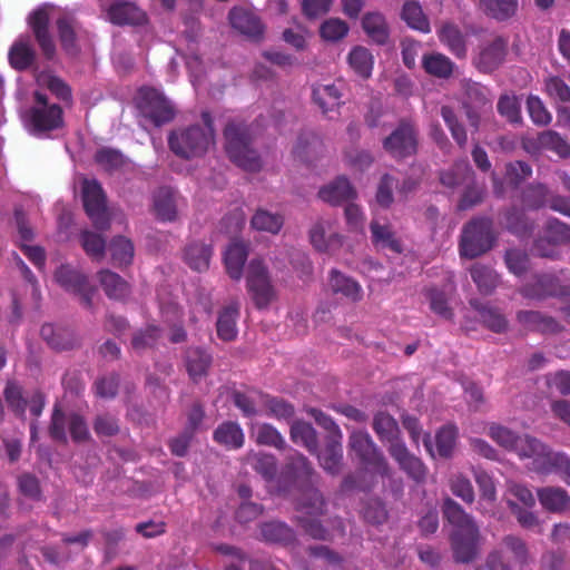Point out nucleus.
<instances>
[{
	"instance_id": "obj_27",
	"label": "nucleus",
	"mask_w": 570,
	"mask_h": 570,
	"mask_svg": "<svg viewBox=\"0 0 570 570\" xmlns=\"http://www.w3.org/2000/svg\"><path fill=\"white\" fill-rule=\"evenodd\" d=\"M570 456L564 452H556L547 445L541 455L533 463V470L540 474L557 473L562 475L564 469L569 466Z\"/></svg>"
},
{
	"instance_id": "obj_4",
	"label": "nucleus",
	"mask_w": 570,
	"mask_h": 570,
	"mask_svg": "<svg viewBox=\"0 0 570 570\" xmlns=\"http://www.w3.org/2000/svg\"><path fill=\"white\" fill-rule=\"evenodd\" d=\"M225 151L237 167L256 173L262 169V158L254 147L249 127L242 121L232 120L224 128Z\"/></svg>"
},
{
	"instance_id": "obj_2",
	"label": "nucleus",
	"mask_w": 570,
	"mask_h": 570,
	"mask_svg": "<svg viewBox=\"0 0 570 570\" xmlns=\"http://www.w3.org/2000/svg\"><path fill=\"white\" fill-rule=\"evenodd\" d=\"M444 518L453 525L450 544L456 563H470L479 553L480 530L473 518L454 500L448 498L443 504Z\"/></svg>"
},
{
	"instance_id": "obj_45",
	"label": "nucleus",
	"mask_w": 570,
	"mask_h": 570,
	"mask_svg": "<svg viewBox=\"0 0 570 570\" xmlns=\"http://www.w3.org/2000/svg\"><path fill=\"white\" fill-rule=\"evenodd\" d=\"M422 67L426 73L433 77L448 79L453 73L454 63L445 55L433 52L422 56Z\"/></svg>"
},
{
	"instance_id": "obj_26",
	"label": "nucleus",
	"mask_w": 570,
	"mask_h": 570,
	"mask_svg": "<svg viewBox=\"0 0 570 570\" xmlns=\"http://www.w3.org/2000/svg\"><path fill=\"white\" fill-rule=\"evenodd\" d=\"M212 362V355L202 347H188L186 351V370L194 383H198L207 375Z\"/></svg>"
},
{
	"instance_id": "obj_20",
	"label": "nucleus",
	"mask_w": 570,
	"mask_h": 570,
	"mask_svg": "<svg viewBox=\"0 0 570 570\" xmlns=\"http://www.w3.org/2000/svg\"><path fill=\"white\" fill-rule=\"evenodd\" d=\"M372 244L382 249H389L395 254L403 252L401 239L396 236L392 225L387 222L381 223L379 219H372L370 223Z\"/></svg>"
},
{
	"instance_id": "obj_38",
	"label": "nucleus",
	"mask_w": 570,
	"mask_h": 570,
	"mask_svg": "<svg viewBox=\"0 0 570 570\" xmlns=\"http://www.w3.org/2000/svg\"><path fill=\"white\" fill-rule=\"evenodd\" d=\"M291 440L295 444L304 446L309 453H316L318 450V439L315 429L311 423L303 420H295L291 424Z\"/></svg>"
},
{
	"instance_id": "obj_51",
	"label": "nucleus",
	"mask_w": 570,
	"mask_h": 570,
	"mask_svg": "<svg viewBox=\"0 0 570 570\" xmlns=\"http://www.w3.org/2000/svg\"><path fill=\"white\" fill-rule=\"evenodd\" d=\"M549 189L544 184L528 185L522 191V204L527 209L538 210L548 203Z\"/></svg>"
},
{
	"instance_id": "obj_44",
	"label": "nucleus",
	"mask_w": 570,
	"mask_h": 570,
	"mask_svg": "<svg viewBox=\"0 0 570 570\" xmlns=\"http://www.w3.org/2000/svg\"><path fill=\"white\" fill-rule=\"evenodd\" d=\"M470 305L479 313L482 324L494 333H503L508 328V321L499 308L470 301Z\"/></svg>"
},
{
	"instance_id": "obj_29",
	"label": "nucleus",
	"mask_w": 570,
	"mask_h": 570,
	"mask_svg": "<svg viewBox=\"0 0 570 570\" xmlns=\"http://www.w3.org/2000/svg\"><path fill=\"white\" fill-rule=\"evenodd\" d=\"M213 440L227 450H238L245 443V435L237 422L225 421L215 429Z\"/></svg>"
},
{
	"instance_id": "obj_23",
	"label": "nucleus",
	"mask_w": 570,
	"mask_h": 570,
	"mask_svg": "<svg viewBox=\"0 0 570 570\" xmlns=\"http://www.w3.org/2000/svg\"><path fill=\"white\" fill-rule=\"evenodd\" d=\"M540 504L551 513H562L570 508V495L561 487H543L537 490Z\"/></svg>"
},
{
	"instance_id": "obj_13",
	"label": "nucleus",
	"mask_w": 570,
	"mask_h": 570,
	"mask_svg": "<svg viewBox=\"0 0 570 570\" xmlns=\"http://www.w3.org/2000/svg\"><path fill=\"white\" fill-rule=\"evenodd\" d=\"M520 294L527 298L543 299L547 297H567L570 296V286L562 285L560 279L553 274L535 275L533 282L524 284L520 288Z\"/></svg>"
},
{
	"instance_id": "obj_40",
	"label": "nucleus",
	"mask_w": 570,
	"mask_h": 570,
	"mask_svg": "<svg viewBox=\"0 0 570 570\" xmlns=\"http://www.w3.org/2000/svg\"><path fill=\"white\" fill-rule=\"evenodd\" d=\"M212 247L204 243L194 242L186 246L184 250L185 263L196 272H205L209 267L212 258Z\"/></svg>"
},
{
	"instance_id": "obj_55",
	"label": "nucleus",
	"mask_w": 570,
	"mask_h": 570,
	"mask_svg": "<svg viewBox=\"0 0 570 570\" xmlns=\"http://www.w3.org/2000/svg\"><path fill=\"white\" fill-rule=\"evenodd\" d=\"M441 116L448 126L452 138L461 148H464L468 144V134L465 127L459 121L452 107L442 106Z\"/></svg>"
},
{
	"instance_id": "obj_36",
	"label": "nucleus",
	"mask_w": 570,
	"mask_h": 570,
	"mask_svg": "<svg viewBox=\"0 0 570 570\" xmlns=\"http://www.w3.org/2000/svg\"><path fill=\"white\" fill-rule=\"evenodd\" d=\"M362 28L368 38L376 45L387 43L390 32L384 16L377 11L367 12L362 19Z\"/></svg>"
},
{
	"instance_id": "obj_14",
	"label": "nucleus",
	"mask_w": 570,
	"mask_h": 570,
	"mask_svg": "<svg viewBox=\"0 0 570 570\" xmlns=\"http://www.w3.org/2000/svg\"><path fill=\"white\" fill-rule=\"evenodd\" d=\"M507 53L508 40L501 36H495L490 41L480 45L479 53L473 62L479 71L490 73L503 63Z\"/></svg>"
},
{
	"instance_id": "obj_5",
	"label": "nucleus",
	"mask_w": 570,
	"mask_h": 570,
	"mask_svg": "<svg viewBox=\"0 0 570 570\" xmlns=\"http://www.w3.org/2000/svg\"><path fill=\"white\" fill-rule=\"evenodd\" d=\"M497 242L493 220L489 217H475L464 224L460 242V256L474 259L492 249Z\"/></svg>"
},
{
	"instance_id": "obj_1",
	"label": "nucleus",
	"mask_w": 570,
	"mask_h": 570,
	"mask_svg": "<svg viewBox=\"0 0 570 570\" xmlns=\"http://www.w3.org/2000/svg\"><path fill=\"white\" fill-rule=\"evenodd\" d=\"M282 476L301 491L297 503L298 511H305L312 515H323L325 513V500L314 487L317 474L306 456L293 450L286 458Z\"/></svg>"
},
{
	"instance_id": "obj_58",
	"label": "nucleus",
	"mask_w": 570,
	"mask_h": 570,
	"mask_svg": "<svg viewBox=\"0 0 570 570\" xmlns=\"http://www.w3.org/2000/svg\"><path fill=\"white\" fill-rule=\"evenodd\" d=\"M543 234L558 247L570 244V225L558 218H549L543 227Z\"/></svg>"
},
{
	"instance_id": "obj_62",
	"label": "nucleus",
	"mask_w": 570,
	"mask_h": 570,
	"mask_svg": "<svg viewBox=\"0 0 570 570\" xmlns=\"http://www.w3.org/2000/svg\"><path fill=\"white\" fill-rule=\"evenodd\" d=\"M81 245L87 255L92 259L100 261L105 256L106 240L105 238L94 232L85 230L81 233Z\"/></svg>"
},
{
	"instance_id": "obj_61",
	"label": "nucleus",
	"mask_w": 570,
	"mask_h": 570,
	"mask_svg": "<svg viewBox=\"0 0 570 570\" xmlns=\"http://www.w3.org/2000/svg\"><path fill=\"white\" fill-rule=\"evenodd\" d=\"M348 30V24L344 20L330 18L321 24L320 35L326 41L336 42L345 38Z\"/></svg>"
},
{
	"instance_id": "obj_54",
	"label": "nucleus",
	"mask_w": 570,
	"mask_h": 570,
	"mask_svg": "<svg viewBox=\"0 0 570 570\" xmlns=\"http://www.w3.org/2000/svg\"><path fill=\"white\" fill-rule=\"evenodd\" d=\"M250 224L257 230L277 234L284 224V218L278 214L258 209L252 217Z\"/></svg>"
},
{
	"instance_id": "obj_39",
	"label": "nucleus",
	"mask_w": 570,
	"mask_h": 570,
	"mask_svg": "<svg viewBox=\"0 0 570 570\" xmlns=\"http://www.w3.org/2000/svg\"><path fill=\"white\" fill-rule=\"evenodd\" d=\"M247 247L243 243H232L225 252L224 262L226 272L230 278L239 281L247 259Z\"/></svg>"
},
{
	"instance_id": "obj_24",
	"label": "nucleus",
	"mask_w": 570,
	"mask_h": 570,
	"mask_svg": "<svg viewBox=\"0 0 570 570\" xmlns=\"http://www.w3.org/2000/svg\"><path fill=\"white\" fill-rule=\"evenodd\" d=\"M100 286L106 296L115 301H125L131 293L130 284L120 275L109 269H101L97 274Z\"/></svg>"
},
{
	"instance_id": "obj_3",
	"label": "nucleus",
	"mask_w": 570,
	"mask_h": 570,
	"mask_svg": "<svg viewBox=\"0 0 570 570\" xmlns=\"http://www.w3.org/2000/svg\"><path fill=\"white\" fill-rule=\"evenodd\" d=\"M202 120L203 126L191 125L169 134L168 146L175 155L185 159L199 157L214 144L215 130L210 112L203 111Z\"/></svg>"
},
{
	"instance_id": "obj_21",
	"label": "nucleus",
	"mask_w": 570,
	"mask_h": 570,
	"mask_svg": "<svg viewBox=\"0 0 570 570\" xmlns=\"http://www.w3.org/2000/svg\"><path fill=\"white\" fill-rule=\"evenodd\" d=\"M108 19L116 26H139L146 21V14L130 2L112 3L108 11Z\"/></svg>"
},
{
	"instance_id": "obj_22",
	"label": "nucleus",
	"mask_w": 570,
	"mask_h": 570,
	"mask_svg": "<svg viewBox=\"0 0 570 570\" xmlns=\"http://www.w3.org/2000/svg\"><path fill=\"white\" fill-rule=\"evenodd\" d=\"M318 197L323 202L335 206L354 199L356 197V191L350 180L346 177L341 176L328 185L323 186L318 190Z\"/></svg>"
},
{
	"instance_id": "obj_6",
	"label": "nucleus",
	"mask_w": 570,
	"mask_h": 570,
	"mask_svg": "<svg viewBox=\"0 0 570 570\" xmlns=\"http://www.w3.org/2000/svg\"><path fill=\"white\" fill-rule=\"evenodd\" d=\"M348 448L361 463L371 466L384 478L392 476L389 462L366 431H353L348 436Z\"/></svg>"
},
{
	"instance_id": "obj_10",
	"label": "nucleus",
	"mask_w": 570,
	"mask_h": 570,
	"mask_svg": "<svg viewBox=\"0 0 570 570\" xmlns=\"http://www.w3.org/2000/svg\"><path fill=\"white\" fill-rule=\"evenodd\" d=\"M83 208L92 225L100 230L110 226L106 195L97 180H85L82 185Z\"/></svg>"
},
{
	"instance_id": "obj_17",
	"label": "nucleus",
	"mask_w": 570,
	"mask_h": 570,
	"mask_svg": "<svg viewBox=\"0 0 570 570\" xmlns=\"http://www.w3.org/2000/svg\"><path fill=\"white\" fill-rule=\"evenodd\" d=\"M29 124L31 132L37 136L56 130L63 125L62 108L57 104L49 108H31Z\"/></svg>"
},
{
	"instance_id": "obj_53",
	"label": "nucleus",
	"mask_w": 570,
	"mask_h": 570,
	"mask_svg": "<svg viewBox=\"0 0 570 570\" xmlns=\"http://www.w3.org/2000/svg\"><path fill=\"white\" fill-rule=\"evenodd\" d=\"M266 414L279 421H291L295 414V407L284 399L266 395L264 400Z\"/></svg>"
},
{
	"instance_id": "obj_64",
	"label": "nucleus",
	"mask_w": 570,
	"mask_h": 570,
	"mask_svg": "<svg viewBox=\"0 0 570 570\" xmlns=\"http://www.w3.org/2000/svg\"><path fill=\"white\" fill-rule=\"evenodd\" d=\"M95 161L105 170L114 171L124 166L125 158L119 150L104 147L95 154Z\"/></svg>"
},
{
	"instance_id": "obj_32",
	"label": "nucleus",
	"mask_w": 570,
	"mask_h": 570,
	"mask_svg": "<svg viewBox=\"0 0 570 570\" xmlns=\"http://www.w3.org/2000/svg\"><path fill=\"white\" fill-rule=\"evenodd\" d=\"M309 240L313 247L322 253L333 254L338 250L343 245V236L337 233H332L326 236V230L323 222L315 223L309 229Z\"/></svg>"
},
{
	"instance_id": "obj_46",
	"label": "nucleus",
	"mask_w": 570,
	"mask_h": 570,
	"mask_svg": "<svg viewBox=\"0 0 570 570\" xmlns=\"http://www.w3.org/2000/svg\"><path fill=\"white\" fill-rule=\"evenodd\" d=\"M342 92L334 85H317L313 88V100L323 111L327 114L335 110L342 104Z\"/></svg>"
},
{
	"instance_id": "obj_15",
	"label": "nucleus",
	"mask_w": 570,
	"mask_h": 570,
	"mask_svg": "<svg viewBox=\"0 0 570 570\" xmlns=\"http://www.w3.org/2000/svg\"><path fill=\"white\" fill-rule=\"evenodd\" d=\"M387 452L397 463L400 470H402L415 483L421 484L425 482L428 476L426 465L420 458L409 451L404 442L389 445Z\"/></svg>"
},
{
	"instance_id": "obj_60",
	"label": "nucleus",
	"mask_w": 570,
	"mask_h": 570,
	"mask_svg": "<svg viewBox=\"0 0 570 570\" xmlns=\"http://www.w3.org/2000/svg\"><path fill=\"white\" fill-rule=\"evenodd\" d=\"M544 448L546 445L538 439L530 435H523L518 438L512 451H514L520 458L532 459L533 464L539 455H541Z\"/></svg>"
},
{
	"instance_id": "obj_43",
	"label": "nucleus",
	"mask_w": 570,
	"mask_h": 570,
	"mask_svg": "<svg viewBox=\"0 0 570 570\" xmlns=\"http://www.w3.org/2000/svg\"><path fill=\"white\" fill-rule=\"evenodd\" d=\"M519 0H480L483 13L499 22L511 19L518 11Z\"/></svg>"
},
{
	"instance_id": "obj_35",
	"label": "nucleus",
	"mask_w": 570,
	"mask_h": 570,
	"mask_svg": "<svg viewBox=\"0 0 570 570\" xmlns=\"http://www.w3.org/2000/svg\"><path fill=\"white\" fill-rule=\"evenodd\" d=\"M8 58L13 69L24 71L35 63L36 51L29 39H19L11 46Z\"/></svg>"
},
{
	"instance_id": "obj_47",
	"label": "nucleus",
	"mask_w": 570,
	"mask_h": 570,
	"mask_svg": "<svg viewBox=\"0 0 570 570\" xmlns=\"http://www.w3.org/2000/svg\"><path fill=\"white\" fill-rule=\"evenodd\" d=\"M353 71L363 79L371 77L374 66V58L371 51L362 46L354 47L347 57Z\"/></svg>"
},
{
	"instance_id": "obj_63",
	"label": "nucleus",
	"mask_w": 570,
	"mask_h": 570,
	"mask_svg": "<svg viewBox=\"0 0 570 570\" xmlns=\"http://www.w3.org/2000/svg\"><path fill=\"white\" fill-rule=\"evenodd\" d=\"M253 469L265 480L272 481L277 473V461L273 454L256 453L252 456Z\"/></svg>"
},
{
	"instance_id": "obj_18",
	"label": "nucleus",
	"mask_w": 570,
	"mask_h": 570,
	"mask_svg": "<svg viewBox=\"0 0 570 570\" xmlns=\"http://www.w3.org/2000/svg\"><path fill=\"white\" fill-rule=\"evenodd\" d=\"M28 23L36 41L47 59H52L56 46L49 31V14L45 9L35 10L28 18Z\"/></svg>"
},
{
	"instance_id": "obj_25",
	"label": "nucleus",
	"mask_w": 570,
	"mask_h": 570,
	"mask_svg": "<svg viewBox=\"0 0 570 570\" xmlns=\"http://www.w3.org/2000/svg\"><path fill=\"white\" fill-rule=\"evenodd\" d=\"M239 317V303L232 302L225 306L219 313L216 322L217 336L224 342H233L236 340L237 320Z\"/></svg>"
},
{
	"instance_id": "obj_9",
	"label": "nucleus",
	"mask_w": 570,
	"mask_h": 570,
	"mask_svg": "<svg viewBox=\"0 0 570 570\" xmlns=\"http://www.w3.org/2000/svg\"><path fill=\"white\" fill-rule=\"evenodd\" d=\"M417 136L419 131L412 122L401 120L383 140V148L394 159H405L416 154Z\"/></svg>"
},
{
	"instance_id": "obj_28",
	"label": "nucleus",
	"mask_w": 570,
	"mask_h": 570,
	"mask_svg": "<svg viewBox=\"0 0 570 570\" xmlns=\"http://www.w3.org/2000/svg\"><path fill=\"white\" fill-rule=\"evenodd\" d=\"M517 320L528 331L546 334L558 333L561 330V326L553 317L537 311H520L517 314Z\"/></svg>"
},
{
	"instance_id": "obj_7",
	"label": "nucleus",
	"mask_w": 570,
	"mask_h": 570,
	"mask_svg": "<svg viewBox=\"0 0 570 570\" xmlns=\"http://www.w3.org/2000/svg\"><path fill=\"white\" fill-rule=\"evenodd\" d=\"M3 397L9 410L20 420L26 419V409L29 406L31 415L39 417L46 405V395L37 390L27 400L22 387L13 380H9L3 389Z\"/></svg>"
},
{
	"instance_id": "obj_59",
	"label": "nucleus",
	"mask_w": 570,
	"mask_h": 570,
	"mask_svg": "<svg viewBox=\"0 0 570 570\" xmlns=\"http://www.w3.org/2000/svg\"><path fill=\"white\" fill-rule=\"evenodd\" d=\"M255 440L259 445L273 446L277 450H283L286 446L283 435L269 423H262L257 426Z\"/></svg>"
},
{
	"instance_id": "obj_56",
	"label": "nucleus",
	"mask_w": 570,
	"mask_h": 570,
	"mask_svg": "<svg viewBox=\"0 0 570 570\" xmlns=\"http://www.w3.org/2000/svg\"><path fill=\"white\" fill-rule=\"evenodd\" d=\"M538 141L543 149L551 150L561 158L570 156V145L557 131L547 130L541 132Z\"/></svg>"
},
{
	"instance_id": "obj_48",
	"label": "nucleus",
	"mask_w": 570,
	"mask_h": 570,
	"mask_svg": "<svg viewBox=\"0 0 570 570\" xmlns=\"http://www.w3.org/2000/svg\"><path fill=\"white\" fill-rule=\"evenodd\" d=\"M111 262L116 267H126L132 263L135 248L130 239L116 236L109 244Z\"/></svg>"
},
{
	"instance_id": "obj_57",
	"label": "nucleus",
	"mask_w": 570,
	"mask_h": 570,
	"mask_svg": "<svg viewBox=\"0 0 570 570\" xmlns=\"http://www.w3.org/2000/svg\"><path fill=\"white\" fill-rule=\"evenodd\" d=\"M458 438V429L454 425H444L435 434V444L441 458H450L453 453Z\"/></svg>"
},
{
	"instance_id": "obj_52",
	"label": "nucleus",
	"mask_w": 570,
	"mask_h": 570,
	"mask_svg": "<svg viewBox=\"0 0 570 570\" xmlns=\"http://www.w3.org/2000/svg\"><path fill=\"white\" fill-rule=\"evenodd\" d=\"M465 106H472L479 109H492L490 90L480 82L469 81L465 83Z\"/></svg>"
},
{
	"instance_id": "obj_16",
	"label": "nucleus",
	"mask_w": 570,
	"mask_h": 570,
	"mask_svg": "<svg viewBox=\"0 0 570 570\" xmlns=\"http://www.w3.org/2000/svg\"><path fill=\"white\" fill-rule=\"evenodd\" d=\"M230 27L239 35L259 41L264 35V24L259 17L250 9L244 7H234L228 12Z\"/></svg>"
},
{
	"instance_id": "obj_37",
	"label": "nucleus",
	"mask_w": 570,
	"mask_h": 570,
	"mask_svg": "<svg viewBox=\"0 0 570 570\" xmlns=\"http://www.w3.org/2000/svg\"><path fill=\"white\" fill-rule=\"evenodd\" d=\"M401 18L411 29L422 33L431 31L430 20L419 0H406L402 7Z\"/></svg>"
},
{
	"instance_id": "obj_34",
	"label": "nucleus",
	"mask_w": 570,
	"mask_h": 570,
	"mask_svg": "<svg viewBox=\"0 0 570 570\" xmlns=\"http://www.w3.org/2000/svg\"><path fill=\"white\" fill-rule=\"evenodd\" d=\"M154 210L163 222L177 218L176 193L168 187H160L154 195Z\"/></svg>"
},
{
	"instance_id": "obj_19",
	"label": "nucleus",
	"mask_w": 570,
	"mask_h": 570,
	"mask_svg": "<svg viewBox=\"0 0 570 570\" xmlns=\"http://www.w3.org/2000/svg\"><path fill=\"white\" fill-rule=\"evenodd\" d=\"M439 40L458 59H465L468 56L466 36L460 27L451 21L443 22L436 30Z\"/></svg>"
},
{
	"instance_id": "obj_11",
	"label": "nucleus",
	"mask_w": 570,
	"mask_h": 570,
	"mask_svg": "<svg viewBox=\"0 0 570 570\" xmlns=\"http://www.w3.org/2000/svg\"><path fill=\"white\" fill-rule=\"evenodd\" d=\"M55 279L66 292L78 295L86 308H92L96 288L89 283L87 275L70 265H61L55 272Z\"/></svg>"
},
{
	"instance_id": "obj_41",
	"label": "nucleus",
	"mask_w": 570,
	"mask_h": 570,
	"mask_svg": "<svg viewBox=\"0 0 570 570\" xmlns=\"http://www.w3.org/2000/svg\"><path fill=\"white\" fill-rule=\"evenodd\" d=\"M318 460L324 471L332 475L340 474L343 465L342 440H326L325 449Z\"/></svg>"
},
{
	"instance_id": "obj_31",
	"label": "nucleus",
	"mask_w": 570,
	"mask_h": 570,
	"mask_svg": "<svg viewBox=\"0 0 570 570\" xmlns=\"http://www.w3.org/2000/svg\"><path fill=\"white\" fill-rule=\"evenodd\" d=\"M330 286L334 294H341L352 302H360L363 297L358 282L335 268L330 272Z\"/></svg>"
},
{
	"instance_id": "obj_30",
	"label": "nucleus",
	"mask_w": 570,
	"mask_h": 570,
	"mask_svg": "<svg viewBox=\"0 0 570 570\" xmlns=\"http://www.w3.org/2000/svg\"><path fill=\"white\" fill-rule=\"evenodd\" d=\"M261 537L264 541L284 547L293 546L296 542L295 531L282 521L264 522L259 527Z\"/></svg>"
},
{
	"instance_id": "obj_49",
	"label": "nucleus",
	"mask_w": 570,
	"mask_h": 570,
	"mask_svg": "<svg viewBox=\"0 0 570 570\" xmlns=\"http://www.w3.org/2000/svg\"><path fill=\"white\" fill-rule=\"evenodd\" d=\"M470 274L482 294H491L500 283L498 273L482 264H474L470 269Z\"/></svg>"
},
{
	"instance_id": "obj_42",
	"label": "nucleus",
	"mask_w": 570,
	"mask_h": 570,
	"mask_svg": "<svg viewBox=\"0 0 570 570\" xmlns=\"http://www.w3.org/2000/svg\"><path fill=\"white\" fill-rule=\"evenodd\" d=\"M505 228L518 237H529L534 230V222L522 209L511 207L504 213Z\"/></svg>"
},
{
	"instance_id": "obj_33",
	"label": "nucleus",
	"mask_w": 570,
	"mask_h": 570,
	"mask_svg": "<svg viewBox=\"0 0 570 570\" xmlns=\"http://www.w3.org/2000/svg\"><path fill=\"white\" fill-rule=\"evenodd\" d=\"M373 430L381 442L393 445L403 443L400 439V428L396 420L386 412H379L373 417Z\"/></svg>"
},
{
	"instance_id": "obj_12",
	"label": "nucleus",
	"mask_w": 570,
	"mask_h": 570,
	"mask_svg": "<svg viewBox=\"0 0 570 570\" xmlns=\"http://www.w3.org/2000/svg\"><path fill=\"white\" fill-rule=\"evenodd\" d=\"M247 288L252 294L255 306L266 308L275 296L269 282L268 271L261 259H252L247 269Z\"/></svg>"
},
{
	"instance_id": "obj_50",
	"label": "nucleus",
	"mask_w": 570,
	"mask_h": 570,
	"mask_svg": "<svg viewBox=\"0 0 570 570\" xmlns=\"http://www.w3.org/2000/svg\"><path fill=\"white\" fill-rule=\"evenodd\" d=\"M56 26L62 49L69 55L78 53L75 19L67 16L60 17L57 19Z\"/></svg>"
},
{
	"instance_id": "obj_8",
	"label": "nucleus",
	"mask_w": 570,
	"mask_h": 570,
	"mask_svg": "<svg viewBox=\"0 0 570 570\" xmlns=\"http://www.w3.org/2000/svg\"><path fill=\"white\" fill-rule=\"evenodd\" d=\"M137 106L141 115L157 127L171 121L175 117V109L170 101L154 88L139 90Z\"/></svg>"
}]
</instances>
